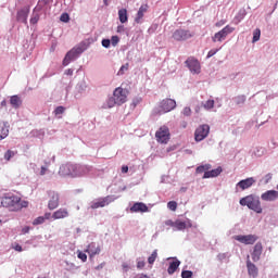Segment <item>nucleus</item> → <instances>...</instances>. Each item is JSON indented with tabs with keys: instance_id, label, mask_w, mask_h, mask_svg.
I'll use <instances>...</instances> for the list:
<instances>
[{
	"instance_id": "1",
	"label": "nucleus",
	"mask_w": 278,
	"mask_h": 278,
	"mask_svg": "<svg viewBox=\"0 0 278 278\" xmlns=\"http://www.w3.org/2000/svg\"><path fill=\"white\" fill-rule=\"evenodd\" d=\"M91 170L92 167L88 165L67 163L60 166L59 175L62 177H86Z\"/></svg>"
},
{
	"instance_id": "2",
	"label": "nucleus",
	"mask_w": 278,
	"mask_h": 278,
	"mask_svg": "<svg viewBox=\"0 0 278 278\" xmlns=\"http://www.w3.org/2000/svg\"><path fill=\"white\" fill-rule=\"evenodd\" d=\"M1 205L10 210V212H21L23 207L29 205V202L21 200V197L14 195V193H8L1 198Z\"/></svg>"
},
{
	"instance_id": "3",
	"label": "nucleus",
	"mask_w": 278,
	"mask_h": 278,
	"mask_svg": "<svg viewBox=\"0 0 278 278\" xmlns=\"http://www.w3.org/2000/svg\"><path fill=\"white\" fill-rule=\"evenodd\" d=\"M240 205L242 207H248L249 210H252V212H255L256 214H262V202L260 201L258 195L250 194L244 198H241L239 201Z\"/></svg>"
},
{
	"instance_id": "4",
	"label": "nucleus",
	"mask_w": 278,
	"mask_h": 278,
	"mask_svg": "<svg viewBox=\"0 0 278 278\" xmlns=\"http://www.w3.org/2000/svg\"><path fill=\"white\" fill-rule=\"evenodd\" d=\"M86 51V43H79L78 46L72 48L64 56L62 65L68 66L71 62H75V60H79L81 53Z\"/></svg>"
},
{
	"instance_id": "5",
	"label": "nucleus",
	"mask_w": 278,
	"mask_h": 278,
	"mask_svg": "<svg viewBox=\"0 0 278 278\" xmlns=\"http://www.w3.org/2000/svg\"><path fill=\"white\" fill-rule=\"evenodd\" d=\"M233 31H236L235 27L226 25L222 30L215 33V35L212 37V41L223 42L224 40H227V36L233 34Z\"/></svg>"
},
{
	"instance_id": "6",
	"label": "nucleus",
	"mask_w": 278,
	"mask_h": 278,
	"mask_svg": "<svg viewBox=\"0 0 278 278\" xmlns=\"http://www.w3.org/2000/svg\"><path fill=\"white\" fill-rule=\"evenodd\" d=\"M192 36H194V33L189 29L178 28L173 33L172 38H174L176 42H186V40H190Z\"/></svg>"
},
{
	"instance_id": "7",
	"label": "nucleus",
	"mask_w": 278,
	"mask_h": 278,
	"mask_svg": "<svg viewBox=\"0 0 278 278\" xmlns=\"http://www.w3.org/2000/svg\"><path fill=\"white\" fill-rule=\"evenodd\" d=\"M155 138L159 144H167L170 140V130L166 126H161L155 132Z\"/></svg>"
},
{
	"instance_id": "8",
	"label": "nucleus",
	"mask_w": 278,
	"mask_h": 278,
	"mask_svg": "<svg viewBox=\"0 0 278 278\" xmlns=\"http://www.w3.org/2000/svg\"><path fill=\"white\" fill-rule=\"evenodd\" d=\"M114 201H116L115 195H106L104 198L93 200L90 203V207L91 210H99V207H105V205H109L110 203H114Z\"/></svg>"
},
{
	"instance_id": "9",
	"label": "nucleus",
	"mask_w": 278,
	"mask_h": 278,
	"mask_svg": "<svg viewBox=\"0 0 278 278\" xmlns=\"http://www.w3.org/2000/svg\"><path fill=\"white\" fill-rule=\"evenodd\" d=\"M206 136H210V125H200L194 132L195 142H202V140H205Z\"/></svg>"
},
{
	"instance_id": "10",
	"label": "nucleus",
	"mask_w": 278,
	"mask_h": 278,
	"mask_svg": "<svg viewBox=\"0 0 278 278\" xmlns=\"http://www.w3.org/2000/svg\"><path fill=\"white\" fill-rule=\"evenodd\" d=\"M30 8L29 5H25L22 9L17 10L16 21L17 23H23V25H28L27 18H29Z\"/></svg>"
},
{
	"instance_id": "11",
	"label": "nucleus",
	"mask_w": 278,
	"mask_h": 278,
	"mask_svg": "<svg viewBox=\"0 0 278 278\" xmlns=\"http://www.w3.org/2000/svg\"><path fill=\"white\" fill-rule=\"evenodd\" d=\"M185 64L189 68L190 73H192L193 75H199V73H201V63L199 62V60L194 58H188Z\"/></svg>"
},
{
	"instance_id": "12",
	"label": "nucleus",
	"mask_w": 278,
	"mask_h": 278,
	"mask_svg": "<svg viewBox=\"0 0 278 278\" xmlns=\"http://www.w3.org/2000/svg\"><path fill=\"white\" fill-rule=\"evenodd\" d=\"M161 114H167V112H173L177 108V102L174 99H164L160 103Z\"/></svg>"
},
{
	"instance_id": "13",
	"label": "nucleus",
	"mask_w": 278,
	"mask_h": 278,
	"mask_svg": "<svg viewBox=\"0 0 278 278\" xmlns=\"http://www.w3.org/2000/svg\"><path fill=\"white\" fill-rule=\"evenodd\" d=\"M233 240L240 242L241 244H255L257 242V236L255 235H237L233 237Z\"/></svg>"
},
{
	"instance_id": "14",
	"label": "nucleus",
	"mask_w": 278,
	"mask_h": 278,
	"mask_svg": "<svg viewBox=\"0 0 278 278\" xmlns=\"http://www.w3.org/2000/svg\"><path fill=\"white\" fill-rule=\"evenodd\" d=\"M113 98L115 99L117 105H123L127 102V90L118 87L113 92Z\"/></svg>"
},
{
	"instance_id": "15",
	"label": "nucleus",
	"mask_w": 278,
	"mask_h": 278,
	"mask_svg": "<svg viewBox=\"0 0 278 278\" xmlns=\"http://www.w3.org/2000/svg\"><path fill=\"white\" fill-rule=\"evenodd\" d=\"M149 12V4H141L137 14L135 15L134 23L142 25L144 23V15Z\"/></svg>"
},
{
	"instance_id": "16",
	"label": "nucleus",
	"mask_w": 278,
	"mask_h": 278,
	"mask_svg": "<svg viewBox=\"0 0 278 278\" xmlns=\"http://www.w3.org/2000/svg\"><path fill=\"white\" fill-rule=\"evenodd\" d=\"M255 181L256 180L253 177H249L243 180H240L236 185V192H240V190H249V188H251L255 184Z\"/></svg>"
},
{
	"instance_id": "17",
	"label": "nucleus",
	"mask_w": 278,
	"mask_h": 278,
	"mask_svg": "<svg viewBox=\"0 0 278 278\" xmlns=\"http://www.w3.org/2000/svg\"><path fill=\"white\" fill-rule=\"evenodd\" d=\"M172 227H174V229H176V231H184V229H190L192 227V220L177 219V220H175V223L172 224Z\"/></svg>"
},
{
	"instance_id": "18",
	"label": "nucleus",
	"mask_w": 278,
	"mask_h": 278,
	"mask_svg": "<svg viewBox=\"0 0 278 278\" xmlns=\"http://www.w3.org/2000/svg\"><path fill=\"white\" fill-rule=\"evenodd\" d=\"M40 12H42V4L38 3L30 15L29 23L30 25H38V21H40Z\"/></svg>"
},
{
	"instance_id": "19",
	"label": "nucleus",
	"mask_w": 278,
	"mask_h": 278,
	"mask_svg": "<svg viewBox=\"0 0 278 278\" xmlns=\"http://www.w3.org/2000/svg\"><path fill=\"white\" fill-rule=\"evenodd\" d=\"M247 268H248V275L250 277L257 278V276L260 275V269L257 268V266H255V264H253V262H251V258L249 255L247 257Z\"/></svg>"
},
{
	"instance_id": "20",
	"label": "nucleus",
	"mask_w": 278,
	"mask_h": 278,
	"mask_svg": "<svg viewBox=\"0 0 278 278\" xmlns=\"http://www.w3.org/2000/svg\"><path fill=\"white\" fill-rule=\"evenodd\" d=\"M50 200L48 203L49 210H55L60 205V194L55 191L49 193Z\"/></svg>"
},
{
	"instance_id": "21",
	"label": "nucleus",
	"mask_w": 278,
	"mask_h": 278,
	"mask_svg": "<svg viewBox=\"0 0 278 278\" xmlns=\"http://www.w3.org/2000/svg\"><path fill=\"white\" fill-rule=\"evenodd\" d=\"M262 201H267L273 203V201H277L278 199V191L277 190H268L261 194Z\"/></svg>"
},
{
	"instance_id": "22",
	"label": "nucleus",
	"mask_w": 278,
	"mask_h": 278,
	"mask_svg": "<svg viewBox=\"0 0 278 278\" xmlns=\"http://www.w3.org/2000/svg\"><path fill=\"white\" fill-rule=\"evenodd\" d=\"M262 251H264V248L262 247V242H257L254 245L253 252L251 253V257L253 262H260L262 257Z\"/></svg>"
},
{
	"instance_id": "23",
	"label": "nucleus",
	"mask_w": 278,
	"mask_h": 278,
	"mask_svg": "<svg viewBox=\"0 0 278 278\" xmlns=\"http://www.w3.org/2000/svg\"><path fill=\"white\" fill-rule=\"evenodd\" d=\"M130 212L132 214H138L139 212L141 214H144L147 212H149V206H147V204L142 203V202H136L131 207H130Z\"/></svg>"
},
{
	"instance_id": "24",
	"label": "nucleus",
	"mask_w": 278,
	"mask_h": 278,
	"mask_svg": "<svg viewBox=\"0 0 278 278\" xmlns=\"http://www.w3.org/2000/svg\"><path fill=\"white\" fill-rule=\"evenodd\" d=\"M86 251L90 257H94V255H99V253H101V247L98 243L91 242L88 244Z\"/></svg>"
},
{
	"instance_id": "25",
	"label": "nucleus",
	"mask_w": 278,
	"mask_h": 278,
	"mask_svg": "<svg viewBox=\"0 0 278 278\" xmlns=\"http://www.w3.org/2000/svg\"><path fill=\"white\" fill-rule=\"evenodd\" d=\"M167 260H174L173 262L169 263L167 273L168 275H175L177 268H179V266L181 265V262L177 260V257H168Z\"/></svg>"
},
{
	"instance_id": "26",
	"label": "nucleus",
	"mask_w": 278,
	"mask_h": 278,
	"mask_svg": "<svg viewBox=\"0 0 278 278\" xmlns=\"http://www.w3.org/2000/svg\"><path fill=\"white\" fill-rule=\"evenodd\" d=\"M10 135V123H0V140H5Z\"/></svg>"
},
{
	"instance_id": "27",
	"label": "nucleus",
	"mask_w": 278,
	"mask_h": 278,
	"mask_svg": "<svg viewBox=\"0 0 278 278\" xmlns=\"http://www.w3.org/2000/svg\"><path fill=\"white\" fill-rule=\"evenodd\" d=\"M220 173H223V167H220V166L215 169H212V170L208 169V172L204 173L202 179H212L214 177H218V175H220Z\"/></svg>"
},
{
	"instance_id": "28",
	"label": "nucleus",
	"mask_w": 278,
	"mask_h": 278,
	"mask_svg": "<svg viewBox=\"0 0 278 278\" xmlns=\"http://www.w3.org/2000/svg\"><path fill=\"white\" fill-rule=\"evenodd\" d=\"M88 88V85L85 83V80L78 83L76 85V93H75V99H79L84 92H86Z\"/></svg>"
},
{
	"instance_id": "29",
	"label": "nucleus",
	"mask_w": 278,
	"mask_h": 278,
	"mask_svg": "<svg viewBox=\"0 0 278 278\" xmlns=\"http://www.w3.org/2000/svg\"><path fill=\"white\" fill-rule=\"evenodd\" d=\"M52 218L54 220H60L61 218H68V210L66 208H59L52 214Z\"/></svg>"
},
{
	"instance_id": "30",
	"label": "nucleus",
	"mask_w": 278,
	"mask_h": 278,
	"mask_svg": "<svg viewBox=\"0 0 278 278\" xmlns=\"http://www.w3.org/2000/svg\"><path fill=\"white\" fill-rule=\"evenodd\" d=\"M10 103H11L12 108H14L15 110H18V108H21V105H23V100L18 96H12L10 98Z\"/></svg>"
},
{
	"instance_id": "31",
	"label": "nucleus",
	"mask_w": 278,
	"mask_h": 278,
	"mask_svg": "<svg viewBox=\"0 0 278 278\" xmlns=\"http://www.w3.org/2000/svg\"><path fill=\"white\" fill-rule=\"evenodd\" d=\"M232 101H233L235 105L242 108V105L244 103H247V96H244V94L236 96L235 98H232Z\"/></svg>"
},
{
	"instance_id": "32",
	"label": "nucleus",
	"mask_w": 278,
	"mask_h": 278,
	"mask_svg": "<svg viewBox=\"0 0 278 278\" xmlns=\"http://www.w3.org/2000/svg\"><path fill=\"white\" fill-rule=\"evenodd\" d=\"M244 16H247V11L240 10L233 18L235 25H239V23H242V21H244Z\"/></svg>"
},
{
	"instance_id": "33",
	"label": "nucleus",
	"mask_w": 278,
	"mask_h": 278,
	"mask_svg": "<svg viewBox=\"0 0 278 278\" xmlns=\"http://www.w3.org/2000/svg\"><path fill=\"white\" fill-rule=\"evenodd\" d=\"M118 18L122 24H125L127 23V21H129V17L127 15V9L118 10Z\"/></svg>"
},
{
	"instance_id": "34",
	"label": "nucleus",
	"mask_w": 278,
	"mask_h": 278,
	"mask_svg": "<svg viewBox=\"0 0 278 278\" xmlns=\"http://www.w3.org/2000/svg\"><path fill=\"white\" fill-rule=\"evenodd\" d=\"M212 168V164H204L197 167L195 173L201 175L202 173H207Z\"/></svg>"
},
{
	"instance_id": "35",
	"label": "nucleus",
	"mask_w": 278,
	"mask_h": 278,
	"mask_svg": "<svg viewBox=\"0 0 278 278\" xmlns=\"http://www.w3.org/2000/svg\"><path fill=\"white\" fill-rule=\"evenodd\" d=\"M114 105H117V102H116V100L113 96V97H111L106 100V103L104 104V108L112 109V108H114Z\"/></svg>"
},
{
	"instance_id": "36",
	"label": "nucleus",
	"mask_w": 278,
	"mask_h": 278,
	"mask_svg": "<svg viewBox=\"0 0 278 278\" xmlns=\"http://www.w3.org/2000/svg\"><path fill=\"white\" fill-rule=\"evenodd\" d=\"M64 112H66V108H64V106H58V108L54 110L53 114H54L55 116H58V118H62L61 114H64Z\"/></svg>"
},
{
	"instance_id": "37",
	"label": "nucleus",
	"mask_w": 278,
	"mask_h": 278,
	"mask_svg": "<svg viewBox=\"0 0 278 278\" xmlns=\"http://www.w3.org/2000/svg\"><path fill=\"white\" fill-rule=\"evenodd\" d=\"M262 36V30H260V28H256L254 31H253V39H252V42H257L260 41V37Z\"/></svg>"
},
{
	"instance_id": "38",
	"label": "nucleus",
	"mask_w": 278,
	"mask_h": 278,
	"mask_svg": "<svg viewBox=\"0 0 278 278\" xmlns=\"http://www.w3.org/2000/svg\"><path fill=\"white\" fill-rule=\"evenodd\" d=\"M155 260H157V250H154L148 257V264H155Z\"/></svg>"
},
{
	"instance_id": "39",
	"label": "nucleus",
	"mask_w": 278,
	"mask_h": 278,
	"mask_svg": "<svg viewBox=\"0 0 278 278\" xmlns=\"http://www.w3.org/2000/svg\"><path fill=\"white\" fill-rule=\"evenodd\" d=\"M204 110H212L214 108V100H207L203 103Z\"/></svg>"
},
{
	"instance_id": "40",
	"label": "nucleus",
	"mask_w": 278,
	"mask_h": 278,
	"mask_svg": "<svg viewBox=\"0 0 278 278\" xmlns=\"http://www.w3.org/2000/svg\"><path fill=\"white\" fill-rule=\"evenodd\" d=\"M14 155H16V154L14 153V151L8 150V151L4 153V160H7L8 162H10L11 157H14Z\"/></svg>"
},
{
	"instance_id": "41",
	"label": "nucleus",
	"mask_w": 278,
	"mask_h": 278,
	"mask_svg": "<svg viewBox=\"0 0 278 278\" xmlns=\"http://www.w3.org/2000/svg\"><path fill=\"white\" fill-rule=\"evenodd\" d=\"M60 21L62 23H68L71 21V16L68 15V13H62L60 16Z\"/></svg>"
},
{
	"instance_id": "42",
	"label": "nucleus",
	"mask_w": 278,
	"mask_h": 278,
	"mask_svg": "<svg viewBox=\"0 0 278 278\" xmlns=\"http://www.w3.org/2000/svg\"><path fill=\"white\" fill-rule=\"evenodd\" d=\"M167 207H168V210H170L172 212H175V211L177 210V202H175V201H169V202L167 203Z\"/></svg>"
},
{
	"instance_id": "43",
	"label": "nucleus",
	"mask_w": 278,
	"mask_h": 278,
	"mask_svg": "<svg viewBox=\"0 0 278 278\" xmlns=\"http://www.w3.org/2000/svg\"><path fill=\"white\" fill-rule=\"evenodd\" d=\"M45 220L46 219H45L43 216H39V217L34 219L33 225H42V224H45Z\"/></svg>"
},
{
	"instance_id": "44",
	"label": "nucleus",
	"mask_w": 278,
	"mask_h": 278,
	"mask_svg": "<svg viewBox=\"0 0 278 278\" xmlns=\"http://www.w3.org/2000/svg\"><path fill=\"white\" fill-rule=\"evenodd\" d=\"M121 42V38L118 36H112L111 38V45L112 47H116Z\"/></svg>"
},
{
	"instance_id": "45",
	"label": "nucleus",
	"mask_w": 278,
	"mask_h": 278,
	"mask_svg": "<svg viewBox=\"0 0 278 278\" xmlns=\"http://www.w3.org/2000/svg\"><path fill=\"white\" fill-rule=\"evenodd\" d=\"M12 249H14V251H17V253H23V251H25V249H23V247L18 243H13Z\"/></svg>"
},
{
	"instance_id": "46",
	"label": "nucleus",
	"mask_w": 278,
	"mask_h": 278,
	"mask_svg": "<svg viewBox=\"0 0 278 278\" xmlns=\"http://www.w3.org/2000/svg\"><path fill=\"white\" fill-rule=\"evenodd\" d=\"M146 264L144 258H137V268L142 269L144 268Z\"/></svg>"
},
{
	"instance_id": "47",
	"label": "nucleus",
	"mask_w": 278,
	"mask_h": 278,
	"mask_svg": "<svg viewBox=\"0 0 278 278\" xmlns=\"http://www.w3.org/2000/svg\"><path fill=\"white\" fill-rule=\"evenodd\" d=\"M128 70H129V64L122 65L117 75H124L125 71H128Z\"/></svg>"
},
{
	"instance_id": "48",
	"label": "nucleus",
	"mask_w": 278,
	"mask_h": 278,
	"mask_svg": "<svg viewBox=\"0 0 278 278\" xmlns=\"http://www.w3.org/2000/svg\"><path fill=\"white\" fill-rule=\"evenodd\" d=\"M181 277L182 278H192V271L191 270H182Z\"/></svg>"
},
{
	"instance_id": "49",
	"label": "nucleus",
	"mask_w": 278,
	"mask_h": 278,
	"mask_svg": "<svg viewBox=\"0 0 278 278\" xmlns=\"http://www.w3.org/2000/svg\"><path fill=\"white\" fill-rule=\"evenodd\" d=\"M181 114H184V116H190L192 114V109H190L189 106H186Z\"/></svg>"
},
{
	"instance_id": "50",
	"label": "nucleus",
	"mask_w": 278,
	"mask_h": 278,
	"mask_svg": "<svg viewBox=\"0 0 278 278\" xmlns=\"http://www.w3.org/2000/svg\"><path fill=\"white\" fill-rule=\"evenodd\" d=\"M217 51H220V49H212V50H210L207 55H206L207 60H210V58H214V55H216Z\"/></svg>"
},
{
	"instance_id": "51",
	"label": "nucleus",
	"mask_w": 278,
	"mask_h": 278,
	"mask_svg": "<svg viewBox=\"0 0 278 278\" xmlns=\"http://www.w3.org/2000/svg\"><path fill=\"white\" fill-rule=\"evenodd\" d=\"M101 45H102V47H104V49H110L111 40L102 39Z\"/></svg>"
},
{
	"instance_id": "52",
	"label": "nucleus",
	"mask_w": 278,
	"mask_h": 278,
	"mask_svg": "<svg viewBox=\"0 0 278 278\" xmlns=\"http://www.w3.org/2000/svg\"><path fill=\"white\" fill-rule=\"evenodd\" d=\"M77 257L78 260H81V262H86L88 260V255H86L84 252H78Z\"/></svg>"
},
{
	"instance_id": "53",
	"label": "nucleus",
	"mask_w": 278,
	"mask_h": 278,
	"mask_svg": "<svg viewBox=\"0 0 278 278\" xmlns=\"http://www.w3.org/2000/svg\"><path fill=\"white\" fill-rule=\"evenodd\" d=\"M38 3H40V5L45 8V5H51V3H53V0H41Z\"/></svg>"
},
{
	"instance_id": "54",
	"label": "nucleus",
	"mask_w": 278,
	"mask_h": 278,
	"mask_svg": "<svg viewBox=\"0 0 278 278\" xmlns=\"http://www.w3.org/2000/svg\"><path fill=\"white\" fill-rule=\"evenodd\" d=\"M140 101H142V99H140V98H135V99L132 100L131 106H132V108H136L138 104H140Z\"/></svg>"
},
{
	"instance_id": "55",
	"label": "nucleus",
	"mask_w": 278,
	"mask_h": 278,
	"mask_svg": "<svg viewBox=\"0 0 278 278\" xmlns=\"http://www.w3.org/2000/svg\"><path fill=\"white\" fill-rule=\"evenodd\" d=\"M264 179V184H268L270 181V179H273V174H267L265 175Z\"/></svg>"
},
{
	"instance_id": "56",
	"label": "nucleus",
	"mask_w": 278,
	"mask_h": 278,
	"mask_svg": "<svg viewBox=\"0 0 278 278\" xmlns=\"http://www.w3.org/2000/svg\"><path fill=\"white\" fill-rule=\"evenodd\" d=\"M73 73H75V70H73V68H68V70H66L65 72H64V75H67V76H73Z\"/></svg>"
},
{
	"instance_id": "57",
	"label": "nucleus",
	"mask_w": 278,
	"mask_h": 278,
	"mask_svg": "<svg viewBox=\"0 0 278 278\" xmlns=\"http://www.w3.org/2000/svg\"><path fill=\"white\" fill-rule=\"evenodd\" d=\"M122 268H123L124 273L129 271V265L127 263H123Z\"/></svg>"
},
{
	"instance_id": "58",
	"label": "nucleus",
	"mask_w": 278,
	"mask_h": 278,
	"mask_svg": "<svg viewBox=\"0 0 278 278\" xmlns=\"http://www.w3.org/2000/svg\"><path fill=\"white\" fill-rule=\"evenodd\" d=\"M225 23H227V21L222 20V21L217 22V23L215 24V26H216V27H223V25H225Z\"/></svg>"
},
{
	"instance_id": "59",
	"label": "nucleus",
	"mask_w": 278,
	"mask_h": 278,
	"mask_svg": "<svg viewBox=\"0 0 278 278\" xmlns=\"http://www.w3.org/2000/svg\"><path fill=\"white\" fill-rule=\"evenodd\" d=\"M123 31H125V26L124 25L117 26V34H123Z\"/></svg>"
},
{
	"instance_id": "60",
	"label": "nucleus",
	"mask_w": 278,
	"mask_h": 278,
	"mask_svg": "<svg viewBox=\"0 0 278 278\" xmlns=\"http://www.w3.org/2000/svg\"><path fill=\"white\" fill-rule=\"evenodd\" d=\"M31 228H29V226H25L23 229H22V233H28L30 231Z\"/></svg>"
},
{
	"instance_id": "61",
	"label": "nucleus",
	"mask_w": 278,
	"mask_h": 278,
	"mask_svg": "<svg viewBox=\"0 0 278 278\" xmlns=\"http://www.w3.org/2000/svg\"><path fill=\"white\" fill-rule=\"evenodd\" d=\"M122 173H129V167L127 165L122 166Z\"/></svg>"
},
{
	"instance_id": "62",
	"label": "nucleus",
	"mask_w": 278,
	"mask_h": 278,
	"mask_svg": "<svg viewBox=\"0 0 278 278\" xmlns=\"http://www.w3.org/2000/svg\"><path fill=\"white\" fill-rule=\"evenodd\" d=\"M47 174V167L41 166L40 175H46Z\"/></svg>"
},
{
	"instance_id": "63",
	"label": "nucleus",
	"mask_w": 278,
	"mask_h": 278,
	"mask_svg": "<svg viewBox=\"0 0 278 278\" xmlns=\"http://www.w3.org/2000/svg\"><path fill=\"white\" fill-rule=\"evenodd\" d=\"M43 217H45V220H49V218H51V213H46Z\"/></svg>"
},
{
	"instance_id": "64",
	"label": "nucleus",
	"mask_w": 278,
	"mask_h": 278,
	"mask_svg": "<svg viewBox=\"0 0 278 278\" xmlns=\"http://www.w3.org/2000/svg\"><path fill=\"white\" fill-rule=\"evenodd\" d=\"M140 278H151V277H149L148 275L142 274V275L140 276Z\"/></svg>"
}]
</instances>
